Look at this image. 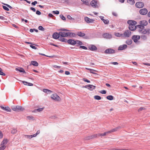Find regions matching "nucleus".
Wrapping results in <instances>:
<instances>
[{"instance_id":"bf43d9fd","label":"nucleus","mask_w":150,"mask_h":150,"mask_svg":"<svg viewBox=\"0 0 150 150\" xmlns=\"http://www.w3.org/2000/svg\"><path fill=\"white\" fill-rule=\"evenodd\" d=\"M4 5L6 6L7 7H8L10 8H12L11 6H10L8 4H3Z\"/></svg>"},{"instance_id":"dca6fc26","label":"nucleus","mask_w":150,"mask_h":150,"mask_svg":"<svg viewBox=\"0 0 150 150\" xmlns=\"http://www.w3.org/2000/svg\"><path fill=\"white\" fill-rule=\"evenodd\" d=\"M84 19L87 23H93L94 21V20L91 19L87 17H85L84 18Z\"/></svg>"},{"instance_id":"c03bdc74","label":"nucleus","mask_w":150,"mask_h":150,"mask_svg":"<svg viewBox=\"0 0 150 150\" xmlns=\"http://www.w3.org/2000/svg\"><path fill=\"white\" fill-rule=\"evenodd\" d=\"M0 75L3 76H5L6 74L3 72L2 69L0 67Z\"/></svg>"},{"instance_id":"412c9836","label":"nucleus","mask_w":150,"mask_h":150,"mask_svg":"<svg viewBox=\"0 0 150 150\" xmlns=\"http://www.w3.org/2000/svg\"><path fill=\"white\" fill-rule=\"evenodd\" d=\"M140 24L144 26H146L147 25L148 22L146 20H143L140 21Z\"/></svg>"},{"instance_id":"9d476101","label":"nucleus","mask_w":150,"mask_h":150,"mask_svg":"<svg viewBox=\"0 0 150 150\" xmlns=\"http://www.w3.org/2000/svg\"><path fill=\"white\" fill-rule=\"evenodd\" d=\"M148 11L146 9L143 8L141 9L139 11L140 13L143 15L146 14L147 13Z\"/></svg>"},{"instance_id":"473e14b6","label":"nucleus","mask_w":150,"mask_h":150,"mask_svg":"<svg viewBox=\"0 0 150 150\" xmlns=\"http://www.w3.org/2000/svg\"><path fill=\"white\" fill-rule=\"evenodd\" d=\"M127 2L131 5H133L135 3L134 0H127Z\"/></svg>"},{"instance_id":"7c9ffc66","label":"nucleus","mask_w":150,"mask_h":150,"mask_svg":"<svg viewBox=\"0 0 150 150\" xmlns=\"http://www.w3.org/2000/svg\"><path fill=\"white\" fill-rule=\"evenodd\" d=\"M83 3L87 5L89 4V3L90 1V0H81Z\"/></svg>"},{"instance_id":"393cba45","label":"nucleus","mask_w":150,"mask_h":150,"mask_svg":"<svg viewBox=\"0 0 150 150\" xmlns=\"http://www.w3.org/2000/svg\"><path fill=\"white\" fill-rule=\"evenodd\" d=\"M77 35L80 37H83L85 35V34L81 32H79L77 33Z\"/></svg>"},{"instance_id":"5701e85b","label":"nucleus","mask_w":150,"mask_h":150,"mask_svg":"<svg viewBox=\"0 0 150 150\" xmlns=\"http://www.w3.org/2000/svg\"><path fill=\"white\" fill-rule=\"evenodd\" d=\"M31 64L35 66H38V63L35 61H32Z\"/></svg>"},{"instance_id":"f03ea898","label":"nucleus","mask_w":150,"mask_h":150,"mask_svg":"<svg viewBox=\"0 0 150 150\" xmlns=\"http://www.w3.org/2000/svg\"><path fill=\"white\" fill-rule=\"evenodd\" d=\"M131 33L129 30H125L122 35V38H128L131 36Z\"/></svg>"},{"instance_id":"0e129e2a","label":"nucleus","mask_w":150,"mask_h":150,"mask_svg":"<svg viewBox=\"0 0 150 150\" xmlns=\"http://www.w3.org/2000/svg\"><path fill=\"white\" fill-rule=\"evenodd\" d=\"M53 67L57 68H60L61 67L60 66H57L56 65H54L53 66Z\"/></svg>"},{"instance_id":"72a5a7b5","label":"nucleus","mask_w":150,"mask_h":150,"mask_svg":"<svg viewBox=\"0 0 150 150\" xmlns=\"http://www.w3.org/2000/svg\"><path fill=\"white\" fill-rule=\"evenodd\" d=\"M106 98L109 100H112L113 99V97L112 96L109 95Z\"/></svg>"},{"instance_id":"2f4dec72","label":"nucleus","mask_w":150,"mask_h":150,"mask_svg":"<svg viewBox=\"0 0 150 150\" xmlns=\"http://www.w3.org/2000/svg\"><path fill=\"white\" fill-rule=\"evenodd\" d=\"M64 37L61 36L59 38V39L60 41H62V42H67V40L65 39Z\"/></svg>"},{"instance_id":"13d9d810","label":"nucleus","mask_w":150,"mask_h":150,"mask_svg":"<svg viewBox=\"0 0 150 150\" xmlns=\"http://www.w3.org/2000/svg\"><path fill=\"white\" fill-rule=\"evenodd\" d=\"M60 18H61L63 20H66V18H65V17L63 15H60Z\"/></svg>"},{"instance_id":"6ab92c4d","label":"nucleus","mask_w":150,"mask_h":150,"mask_svg":"<svg viewBox=\"0 0 150 150\" xmlns=\"http://www.w3.org/2000/svg\"><path fill=\"white\" fill-rule=\"evenodd\" d=\"M67 42L68 43L71 45H73L76 44V43H75V40H68Z\"/></svg>"},{"instance_id":"338daca9","label":"nucleus","mask_w":150,"mask_h":150,"mask_svg":"<svg viewBox=\"0 0 150 150\" xmlns=\"http://www.w3.org/2000/svg\"><path fill=\"white\" fill-rule=\"evenodd\" d=\"M3 134L2 132L0 131V139L1 138L3 137Z\"/></svg>"},{"instance_id":"cd10ccee","label":"nucleus","mask_w":150,"mask_h":150,"mask_svg":"<svg viewBox=\"0 0 150 150\" xmlns=\"http://www.w3.org/2000/svg\"><path fill=\"white\" fill-rule=\"evenodd\" d=\"M16 70L18 71L21 72H23L24 73H25V71L24 70L23 68H21L20 69L16 68Z\"/></svg>"},{"instance_id":"052dcab7","label":"nucleus","mask_w":150,"mask_h":150,"mask_svg":"<svg viewBox=\"0 0 150 150\" xmlns=\"http://www.w3.org/2000/svg\"><path fill=\"white\" fill-rule=\"evenodd\" d=\"M83 80L84 81L87 82V83H90V81L89 80H87V79H86L85 78H83Z\"/></svg>"},{"instance_id":"f704fd0d","label":"nucleus","mask_w":150,"mask_h":150,"mask_svg":"<svg viewBox=\"0 0 150 150\" xmlns=\"http://www.w3.org/2000/svg\"><path fill=\"white\" fill-rule=\"evenodd\" d=\"M17 130L16 129H13L11 130V133L12 134H15L16 133Z\"/></svg>"},{"instance_id":"e433bc0d","label":"nucleus","mask_w":150,"mask_h":150,"mask_svg":"<svg viewBox=\"0 0 150 150\" xmlns=\"http://www.w3.org/2000/svg\"><path fill=\"white\" fill-rule=\"evenodd\" d=\"M16 107H17V106H14L12 107L11 109L14 111H18L17 108Z\"/></svg>"},{"instance_id":"de8ad7c7","label":"nucleus","mask_w":150,"mask_h":150,"mask_svg":"<svg viewBox=\"0 0 150 150\" xmlns=\"http://www.w3.org/2000/svg\"><path fill=\"white\" fill-rule=\"evenodd\" d=\"M38 29L44 31L45 30V29L41 26H40L38 27Z\"/></svg>"},{"instance_id":"c756f323","label":"nucleus","mask_w":150,"mask_h":150,"mask_svg":"<svg viewBox=\"0 0 150 150\" xmlns=\"http://www.w3.org/2000/svg\"><path fill=\"white\" fill-rule=\"evenodd\" d=\"M103 36L104 38H110L111 37V35L108 33H105L104 34Z\"/></svg>"},{"instance_id":"7ed1b4c3","label":"nucleus","mask_w":150,"mask_h":150,"mask_svg":"<svg viewBox=\"0 0 150 150\" xmlns=\"http://www.w3.org/2000/svg\"><path fill=\"white\" fill-rule=\"evenodd\" d=\"M138 31L140 33L142 34H147L148 35L150 34V28H149L145 29H140Z\"/></svg>"},{"instance_id":"a211bd4d","label":"nucleus","mask_w":150,"mask_h":150,"mask_svg":"<svg viewBox=\"0 0 150 150\" xmlns=\"http://www.w3.org/2000/svg\"><path fill=\"white\" fill-rule=\"evenodd\" d=\"M121 128V127L120 126H118L114 129H112L111 130L108 131V132H109V134L111 133L112 132H115L117 131L118 130L120 129Z\"/></svg>"},{"instance_id":"e2e57ef3","label":"nucleus","mask_w":150,"mask_h":150,"mask_svg":"<svg viewBox=\"0 0 150 150\" xmlns=\"http://www.w3.org/2000/svg\"><path fill=\"white\" fill-rule=\"evenodd\" d=\"M37 2L36 1H34V2L32 3L31 4L32 5H35L36 4H37Z\"/></svg>"},{"instance_id":"4d7b16f0","label":"nucleus","mask_w":150,"mask_h":150,"mask_svg":"<svg viewBox=\"0 0 150 150\" xmlns=\"http://www.w3.org/2000/svg\"><path fill=\"white\" fill-rule=\"evenodd\" d=\"M53 13H54V14H58L59 13V11H53Z\"/></svg>"},{"instance_id":"b1692460","label":"nucleus","mask_w":150,"mask_h":150,"mask_svg":"<svg viewBox=\"0 0 150 150\" xmlns=\"http://www.w3.org/2000/svg\"><path fill=\"white\" fill-rule=\"evenodd\" d=\"M22 82L24 85H28L29 86H33V84L32 83H28L27 82L23 81H22Z\"/></svg>"},{"instance_id":"aec40b11","label":"nucleus","mask_w":150,"mask_h":150,"mask_svg":"<svg viewBox=\"0 0 150 150\" xmlns=\"http://www.w3.org/2000/svg\"><path fill=\"white\" fill-rule=\"evenodd\" d=\"M127 23L129 25L136 24L137 22L135 21L132 20H129L127 21Z\"/></svg>"},{"instance_id":"f3484780","label":"nucleus","mask_w":150,"mask_h":150,"mask_svg":"<svg viewBox=\"0 0 150 150\" xmlns=\"http://www.w3.org/2000/svg\"><path fill=\"white\" fill-rule=\"evenodd\" d=\"M136 24L129 25V29L131 30H134L136 29L135 26Z\"/></svg>"},{"instance_id":"4468645a","label":"nucleus","mask_w":150,"mask_h":150,"mask_svg":"<svg viewBox=\"0 0 150 150\" xmlns=\"http://www.w3.org/2000/svg\"><path fill=\"white\" fill-rule=\"evenodd\" d=\"M60 37V34L59 33H55L53 34L52 35V37L55 39H57Z\"/></svg>"},{"instance_id":"ea45409f","label":"nucleus","mask_w":150,"mask_h":150,"mask_svg":"<svg viewBox=\"0 0 150 150\" xmlns=\"http://www.w3.org/2000/svg\"><path fill=\"white\" fill-rule=\"evenodd\" d=\"M122 34H120L118 33H115V35L118 37H122Z\"/></svg>"},{"instance_id":"3c124183","label":"nucleus","mask_w":150,"mask_h":150,"mask_svg":"<svg viewBox=\"0 0 150 150\" xmlns=\"http://www.w3.org/2000/svg\"><path fill=\"white\" fill-rule=\"evenodd\" d=\"M103 22L105 24H108L109 22V21L107 19H104V20H103Z\"/></svg>"},{"instance_id":"37998d69","label":"nucleus","mask_w":150,"mask_h":150,"mask_svg":"<svg viewBox=\"0 0 150 150\" xmlns=\"http://www.w3.org/2000/svg\"><path fill=\"white\" fill-rule=\"evenodd\" d=\"M91 139H92L91 135L88 136L85 138V139L86 140H89Z\"/></svg>"},{"instance_id":"4be33fe9","label":"nucleus","mask_w":150,"mask_h":150,"mask_svg":"<svg viewBox=\"0 0 150 150\" xmlns=\"http://www.w3.org/2000/svg\"><path fill=\"white\" fill-rule=\"evenodd\" d=\"M25 137L26 138L30 139L32 138L33 137H35L36 136V135L35 134H33L31 135H24Z\"/></svg>"},{"instance_id":"58836bf2","label":"nucleus","mask_w":150,"mask_h":150,"mask_svg":"<svg viewBox=\"0 0 150 150\" xmlns=\"http://www.w3.org/2000/svg\"><path fill=\"white\" fill-rule=\"evenodd\" d=\"M75 43H76V44H78L79 45H81L82 44V43L80 41L78 40H75Z\"/></svg>"},{"instance_id":"79ce46f5","label":"nucleus","mask_w":150,"mask_h":150,"mask_svg":"<svg viewBox=\"0 0 150 150\" xmlns=\"http://www.w3.org/2000/svg\"><path fill=\"white\" fill-rule=\"evenodd\" d=\"M138 27L139 28V30L140 29H144V25H138Z\"/></svg>"},{"instance_id":"ddd939ff","label":"nucleus","mask_w":150,"mask_h":150,"mask_svg":"<svg viewBox=\"0 0 150 150\" xmlns=\"http://www.w3.org/2000/svg\"><path fill=\"white\" fill-rule=\"evenodd\" d=\"M105 53L108 54L114 53L115 52V51L113 50L112 49H108L106 50L105 51Z\"/></svg>"},{"instance_id":"c85d7f7f","label":"nucleus","mask_w":150,"mask_h":150,"mask_svg":"<svg viewBox=\"0 0 150 150\" xmlns=\"http://www.w3.org/2000/svg\"><path fill=\"white\" fill-rule=\"evenodd\" d=\"M43 91L46 93H51L52 92V91L46 89H44L43 90Z\"/></svg>"},{"instance_id":"864d4df0","label":"nucleus","mask_w":150,"mask_h":150,"mask_svg":"<svg viewBox=\"0 0 150 150\" xmlns=\"http://www.w3.org/2000/svg\"><path fill=\"white\" fill-rule=\"evenodd\" d=\"M3 7L4 9L6 11H8L9 10V8L6 6H3Z\"/></svg>"},{"instance_id":"49530a36","label":"nucleus","mask_w":150,"mask_h":150,"mask_svg":"<svg viewBox=\"0 0 150 150\" xmlns=\"http://www.w3.org/2000/svg\"><path fill=\"white\" fill-rule=\"evenodd\" d=\"M146 108L144 107H140L139 108V109L138 110V112H140V111H142V110H145Z\"/></svg>"},{"instance_id":"774afa93","label":"nucleus","mask_w":150,"mask_h":150,"mask_svg":"<svg viewBox=\"0 0 150 150\" xmlns=\"http://www.w3.org/2000/svg\"><path fill=\"white\" fill-rule=\"evenodd\" d=\"M30 9L33 11L34 12H35L36 11V10L35 8H33V7H31L30 8Z\"/></svg>"},{"instance_id":"c9c22d12","label":"nucleus","mask_w":150,"mask_h":150,"mask_svg":"<svg viewBox=\"0 0 150 150\" xmlns=\"http://www.w3.org/2000/svg\"><path fill=\"white\" fill-rule=\"evenodd\" d=\"M126 43L128 45H130L132 43V41L131 40H127L126 41Z\"/></svg>"},{"instance_id":"603ef678","label":"nucleus","mask_w":150,"mask_h":150,"mask_svg":"<svg viewBox=\"0 0 150 150\" xmlns=\"http://www.w3.org/2000/svg\"><path fill=\"white\" fill-rule=\"evenodd\" d=\"M57 118V117L56 115H53L51 116V118L52 119H55Z\"/></svg>"},{"instance_id":"0eeeda50","label":"nucleus","mask_w":150,"mask_h":150,"mask_svg":"<svg viewBox=\"0 0 150 150\" xmlns=\"http://www.w3.org/2000/svg\"><path fill=\"white\" fill-rule=\"evenodd\" d=\"M140 38V37L138 35H134L132 37V39L135 42H137Z\"/></svg>"},{"instance_id":"69168bd1","label":"nucleus","mask_w":150,"mask_h":150,"mask_svg":"<svg viewBox=\"0 0 150 150\" xmlns=\"http://www.w3.org/2000/svg\"><path fill=\"white\" fill-rule=\"evenodd\" d=\"M30 47L33 49H37L36 47L35 46H33L32 45H30Z\"/></svg>"},{"instance_id":"f8f14e48","label":"nucleus","mask_w":150,"mask_h":150,"mask_svg":"<svg viewBox=\"0 0 150 150\" xmlns=\"http://www.w3.org/2000/svg\"><path fill=\"white\" fill-rule=\"evenodd\" d=\"M110 132H104L103 133H98V137H102L103 136H105L109 134Z\"/></svg>"},{"instance_id":"1a4fd4ad","label":"nucleus","mask_w":150,"mask_h":150,"mask_svg":"<svg viewBox=\"0 0 150 150\" xmlns=\"http://www.w3.org/2000/svg\"><path fill=\"white\" fill-rule=\"evenodd\" d=\"M88 48L90 50L92 51H96L97 50V47L93 45H91L89 46Z\"/></svg>"},{"instance_id":"680f3d73","label":"nucleus","mask_w":150,"mask_h":150,"mask_svg":"<svg viewBox=\"0 0 150 150\" xmlns=\"http://www.w3.org/2000/svg\"><path fill=\"white\" fill-rule=\"evenodd\" d=\"M112 14L115 16H117V13L115 12H112Z\"/></svg>"},{"instance_id":"f257e3e1","label":"nucleus","mask_w":150,"mask_h":150,"mask_svg":"<svg viewBox=\"0 0 150 150\" xmlns=\"http://www.w3.org/2000/svg\"><path fill=\"white\" fill-rule=\"evenodd\" d=\"M59 34H60V36L62 37L73 36L75 35L74 33H65L64 32H59Z\"/></svg>"},{"instance_id":"a878e982","label":"nucleus","mask_w":150,"mask_h":150,"mask_svg":"<svg viewBox=\"0 0 150 150\" xmlns=\"http://www.w3.org/2000/svg\"><path fill=\"white\" fill-rule=\"evenodd\" d=\"M88 86L89 87L88 88V89L91 90L94 89L96 88V86L92 85H89Z\"/></svg>"},{"instance_id":"20e7f679","label":"nucleus","mask_w":150,"mask_h":150,"mask_svg":"<svg viewBox=\"0 0 150 150\" xmlns=\"http://www.w3.org/2000/svg\"><path fill=\"white\" fill-rule=\"evenodd\" d=\"M91 4L94 8H98L99 3L98 1L96 0H93L91 2Z\"/></svg>"},{"instance_id":"a19ab883","label":"nucleus","mask_w":150,"mask_h":150,"mask_svg":"<svg viewBox=\"0 0 150 150\" xmlns=\"http://www.w3.org/2000/svg\"><path fill=\"white\" fill-rule=\"evenodd\" d=\"M91 136L92 137V139L96 138H98V134H93L91 135Z\"/></svg>"},{"instance_id":"2eb2a0df","label":"nucleus","mask_w":150,"mask_h":150,"mask_svg":"<svg viewBox=\"0 0 150 150\" xmlns=\"http://www.w3.org/2000/svg\"><path fill=\"white\" fill-rule=\"evenodd\" d=\"M127 47V45H123L120 46L118 48V50H123L126 49Z\"/></svg>"},{"instance_id":"09e8293b","label":"nucleus","mask_w":150,"mask_h":150,"mask_svg":"<svg viewBox=\"0 0 150 150\" xmlns=\"http://www.w3.org/2000/svg\"><path fill=\"white\" fill-rule=\"evenodd\" d=\"M141 38L144 40H146L147 39V37L146 36L144 35H143L141 36Z\"/></svg>"},{"instance_id":"6e6d98bb","label":"nucleus","mask_w":150,"mask_h":150,"mask_svg":"<svg viewBox=\"0 0 150 150\" xmlns=\"http://www.w3.org/2000/svg\"><path fill=\"white\" fill-rule=\"evenodd\" d=\"M80 48L84 50H87V49L86 47L83 46H81Z\"/></svg>"},{"instance_id":"5fc2aeb1","label":"nucleus","mask_w":150,"mask_h":150,"mask_svg":"<svg viewBox=\"0 0 150 150\" xmlns=\"http://www.w3.org/2000/svg\"><path fill=\"white\" fill-rule=\"evenodd\" d=\"M100 93L102 94H105L106 93V91L104 90H102L100 91Z\"/></svg>"},{"instance_id":"a18cd8bd","label":"nucleus","mask_w":150,"mask_h":150,"mask_svg":"<svg viewBox=\"0 0 150 150\" xmlns=\"http://www.w3.org/2000/svg\"><path fill=\"white\" fill-rule=\"evenodd\" d=\"M94 98L95 99L99 100L101 99V97L98 96H95L94 97Z\"/></svg>"},{"instance_id":"4c0bfd02","label":"nucleus","mask_w":150,"mask_h":150,"mask_svg":"<svg viewBox=\"0 0 150 150\" xmlns=\"http://www.w3.org/2000/svg\"><path fill=\"white\" fill-rule=\"evenodd\" d=\"M44 109V108H39L38 109H35L34 110V112H36V111H38V112H40L42 111Z\"/></svg>"},{"instance_id":"8fccbe9b","label":"nucleus","mask_w":150,"mask_h":150,"mask_svg":"<svg viewBox=\"0 0 150 150\" xmlns=\"http://www.w3.org/2000/svg\"><path fill=\"white\" fill-rule=\"evenodd\" d=\"M67 18L68 19L71 20H74V18L71 17V16L70 15H68L67 16Z\"/></svg>"},{"instance_id":"bb28decb","label":"nucleus","mask_w":150,"mask_h":150,"mask_svg":"<svg viewBox=\"0 0 150 150\" xmlns=\"http://www.w3.org/2000/svg\"><path fill=\"white\" fill-rule=\"evenodd\" d=\"M17 107H16L18 111L21 110L23 111L24 110V108H23L22 107L20 106H17Z\"/></svg>"},{"instance_id":"9b49d317","label":"nucleus","mask_w":150,"mask_h":150,"mask_svg":"<svg viewBox=\"0 0 150 150\" xmlns=\"http://www.w3.org/2000/svg\"><path fill=\"white\" fill-rule=\"evenodd\" d=\"M1 108L3 110H5L7 112H11V109L8 106L4 107L3 106H1Z\"/></svg>"},{"instance_id":"39448f33","label":"nucleus","mask_w":150,"mask_h":150,"mask_svg":"<svg viewBox=\"0 0 150 150\" xmlns=\"http://www.w3.org/2000/svg\"><path fill=\"white\" fill-rule=\"evenodd\" d=\"M51 98L53 100L57 101H60L61 100V98L56 93L52 94L51 96Z\"/></svg>"},{"instance_id":"423d86ee","label":"nucleus","mask_w":150,"mask_h":150,"mask_svg":"<svg viewBox=\"0 0 150 150\" xmlns=\"http://www.w3.org/2000/svg\"><path fill=\"white\" fill-rule=\"evenodd\" d=\"M8 141H2L1 142L0 147V150H4L6 148V145L7 144Z\"/></svg>"},{"instance_id":"6e6552de","label":"nucleus","mask_w":150,"mask_h":150,"mask_svg":"<svg viewBox=\"0 0 150 150\" xmlns=\"http://www.w3.org/2000/svg\"><path fill=\"white\" fill-rule=\"evenodd\" d=\"M136 6L139 8H142L144 5L143 3L141 2H137L135 4Z\"/></svg>"}]
</instances>
